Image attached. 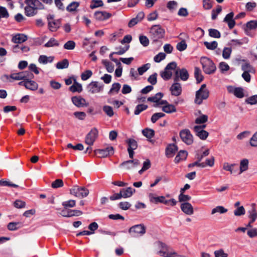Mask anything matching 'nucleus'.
Instances as JSON below:
<instances>
[{"label": "nucleus", "mask_w": 257, "mask_h": 257, "mask_svg": "<svg viewBox=\"0 0 257 257\" xmlns=\"http://www.w3.org/2000/svg\"><path fill=\"white\" fill-rule=\"evenodd\" d=\"M89 190L83 187L74 186L70 189V194L77 198H83L89 194Z\"/></svg>", "instance_id": "obj_5"}, {"label": "nucleus", "mask_w": 257, "mask_h": 257, "mask_svg": "<svg viewBox=\"0 0 257 257\" xmlns=\"http://www.w3.org/2000/svg\"><path fill=\"white\" fill-rule=\"evenodd\" d=\"M194 76L197 83H200L203 79V77L201 74V70L198 67H195Z\"/></svg>", "instance_id": "obj_33"}, {"label": "nucleus", "mask_w": 257, "mask_h": 257, "mask_svg": "<svg viewBox=\"0 0 257 257\" xmlns=\"http://www.w3.org/2000/svg\"><path fill=\"white\" fill-rule=\"evenodd\" d=\"M159 104L165 105L162 110L166 113H171L176 111L175 106L169 104L166 100H161Z\"/></svg>", "instance_id": "obj_19"}, {"label": "nucleus", "mask_w": 257, "mask_h": 257, "mask_svg": "<svg viewBox=\"0 0 257 257\" xmlns=\"http://www.w3.org/2000/svg\"><path fill=\"white\" fill-rule=\"evenodd\" d=\"M126 143L128 145L127 149L136 150L138 147L137 142L134 139H130L126 141Z\"/></svg>", "instance_id": "obj_50"}, {"label": "nucleus", "mask_w": 257, "mask_h": 257, "mask_svg": "<svg viewBox=\"0 0 257 257\" xmlns=\"http://www.w3.org/2000/svg\"><path fill=\"white\" fill-rule=\"evenodd\" d=\"M194 130L196 136L202 140H206L208 136V133L203 130V127L201 126H195Z\"/></svg>", "instance_id": "obj_17"}, {"label": "nucleus", "mask_w": 257, "mask_h": 257, "mask_svg": "<svg viewBox=\"0 0 257 257\" xmlns=\"http://www.w3.org/2000/svg\"><path fill=\"white\" fill-rule=\"evenodd\" d=\"M69 66V62L67 59H64L58 62L56 64V68L58 69L67 68Z\"/></svg>", "instance_id": "obj_41"}, {"label": "nucleus", "mask_w": 257, "mask_h": 257, "mask_svg": "<svg viewBox=\"0 0 257 257\" xmlns=\"http://www.w3.org/2000/svg\"><path fill=\"white\" fill-rule=\"evenodd\" d=\"M180 137L183 142L187 145L193 143V136L189 130H184L180 132Z\"/></svg>", "instance_id": "obj_11"}, {"label": "nucleus", "mask_w": 257, "mask_h": 257, "mask_svg": "<svg viewBox=\"0 0 257 257\" xmlns=\"http://www.w3.org/2000/svg\"><path fill=\"white\" fill-rule=\"evenodd\" d=\"M121 191H122L123 198H125L132 196L133 193L135 192V189L131 187H128L125 189H122Z\"/></svg>", "instance_id": "obj_34"}, {"label": "nucleus", "mask_w": 257, "mask_h": 257, "mask_svg": "<svg viewBox=\"0 0 257 257\" xmlns=\"http://www.w3.org/2000/svg\"><path fill=\"white\" fill-rule=\"evenodd\" d=\"M73 104L78 107L87 106L88 103L86 100L80 96H75L71 98Z\"/></svg>", "instance_id": "obj_15"}, {"label": "nucleus", "mask_w": 257, "mask_h": 257, "mask_svg": "<svg viewBox=\"0 0 257 257\" xmlns=\"http://www.w3.org/2000/svg\"><path fill=\"white\" fill-rule=\"evenodd\" d=\"M227 211V209L222 206H218L212 209L211 214H214L216 213H220L221 214L225 213Z\"/></svg>", "instance_id": "obj_43"}, {"label": "nucleus", "mask_w": 257, "mask_h": 257, "mask_svg": "<svg viewBox=\"0 0 257 257\" xmlns=\"http://www.w3.org/2000/svg\"><path fill=\"white\" fill-rule=\"evenodd\" d=\"M79 6V3L73 2L70 3L67 7L66 9L68 12H72L76 10Z\"/></svg>", "instance_id": "obj_45"}, {"label": "nucleus", "mask_w": 257, "mask_h": 257, "mask_svg": "<svg viewBox=\"0 0 257 257\" xmlns=\"http://www.w3.org/2000/svg\"><path fill=\"white\" fill-rule=\"evenodd\" d=\"M209 154V150L206 149L201 153H197L195 155L196 159L199 161H201L204 157L207 156Z\"/></svg>", "instance_id": "obj_47"}, {"label": "nucleus", "mask_w": 257, "mask_h": 257, "mask_svg": "<svg viewBox=\"0 0 257 257\" xmlns=\"http://www.w3.org/2000/svg\"><path fill=\"white\" fill-rule=\"evenodd\" d=\"M128 232L132 236L142 235L145 233L146 228L143 224H138L131 227Z\"/></svg>", "instance_id": "obj_9"}, {"label": "nucleus", "mask_w": 257, "mask_h": 257, "mask_svg": "<svg viewBox=\"0 0 257 257\" xmlns=\"http://www.w3.org/2000/svg\"><path fill=\"white\" fill-rule=\"evenodd\" d=\"M59 45L58 42L54 38H51L49 41L46 43L44 46L46 47H52L58 46Z\"/></svg>", "instance_id": "obj_56"}, {"label": "nucleus", "mask_w": 257, "mask_h": 257, "mask_svg": "<svg viewBox=\"0 0 257 257\" xmlns=\"http://www.w3.org/2000/svg\"><path fill=\"white\" fill-rule=\"evenodd\" d=\"M150 33L154 41L162 38L165 34V30L160 25H154L150 30Z\"/></svg>", "instance_id": "obj_6"}, {"label": "nucleus", "mask_w": 257, "mask_h": 257, "mask_svg": "<svg viewBox=\"0 0 257 257\" xmlns=\"http://www.w3.org/2000/svg\"><path fill=\"white\" fill-rule=\"evenodd\" d=\"M241 69L243 72L254 73L255 72L254 69L247 63L243 64L241 66Z\"/></svg>", "instance_id": "obj_49"}, {"label": "nucleus", "mask_w": 257, "mask_h": 257, "mask_svg": "<svg viewBox=\"0 0 257 257\" xmlns=\"http://www.w3.org/2000/svg\"><path fill=\"white\" fill-rule=\"evenodd\" d=\"M177 150V147L175 144L169 145L166 149L165 154L168 158L173 157Z\"/></svg>", "instance_id": "obj_24"}, {"label": "nucleus", "mask_w": 257, "mask_h": 257, "mask_svg": "<svg viewBox=\"0 0 257 257\" xmlns=\"http://www.w3.org/2000/svg\"><path fill=\"white\" fill-rule=\"evenodd\" d=\"M151 166V163L150 160L146 159L143 164V167L142 169L139 171V173L140 174H142L144 172L146 171L148 169H149Z\"/></svg>", "instance_id": "obj_40"}, {"label": "nucleus", "mask_w": 257, "mask_h": 257, "mask_svg": "<svg viewBox=\"0 0 257 257\" xmlns=\"http://www.w3.org/2000/svg\"><path fill=\"white\" fill-rule=\"evenodd\" d=\"M111 16V14L105 11H97L95 12L94 17L97 21H104Z\"/></svg>", "instance_id": "obj_18"}, {"label": "nucleus", "mask_w": 257, "mask_h": 257, "mask_svg": "<svg viewBox=\"0 0 257 257\" xmlns=\"http://www.w3.org/2000/svg\"><path fill=\"white\" fill-rule=\"evenodd\" d=\"M121 85L118 83H114L112 85L111 88L108 92V94L111 95L117 93L120 88Z\"/></svg>", "instance_id": "obj_38"}, {"label": "nucleus", "mask_w": 257, "mask_h": 257, "mask_svg": "<svg viewBox=\"0 0 257 257\" xmlns=\"http://www.w3.org/2000/svg\"><path fill=\"white\" fill-rule=\"evenodd\" d=\"M200 62L202 65L203 70L205 73L210 74L215 71L216 66L210 59L207 57H202Z\"/></svg>", "instance_id": "obj_3"}, {"label": "nucleus", "mask_w": 257, "mask_h": 257, "mask_svg": "<svg viewBox=\"0 0 257 257\" xmlns=\"http://www.w3.org/2000/svg\"><path fill=\"white\" fill-rule=\"evenodd\" d=\"M207 120L208 116L205 114H201L196 118L195 122L197 124H201L207 122Z\"/></svg>", "instance_id": "obj_53"}, {"label": "nucleus", "mask_w": 257, "mask_h": 257, "mask_svg": "<svg viewBox=\"0 0 257 257\" xmlns=\"http://www.w3.org/2000/svg\"><path fill=\"white\" fill-rule=\"evenodd\" d=\"M257 29V20H252L246 24L245 31L255 30Z\"/></svg>", "instance_id": "obj_37"}, {"label": "nucleus", "mask_w": 257, "mask_h": 257, "mask_svg": "<svg viewBox=\"0 0 257 257\" xmlns=\"http://www.w3.org/2000/svg\"><path fill=\"white\" fill-rule=\"evenodd\" d=\"M140 165V161L135 159L133 160L126 161L121 164V166L125 170H131L137 168Z\"/></svg>", "instance_id": "obj_13"}, {"label": "nucleus", "mask_w": 257, "mask_h": 257, "mask_svg": "<svg viewBox=\"0 0 257 257\" xmlns=\"http://www.w3.org/2000/svg\"><path fill=\"white\" fill-rule=\"evenodd\" d=\"M177 74V64L175 62L169 63L164 70L161 72V76L165 80L171 78L173 74Z\"/></svg>", "instance_id": "obj_2"}, {"label": "nucleus", "mask_w": 257, "mask_h": 257, "mask_svg": "<svg viewBox=\"0 0 257 257\" xmlns=\"http://www.w3.org/2000/svg\"><path fill=\"white\" fill-rule=\"evenodd\" d=\"M233 16L234 13L233 12H230L226 15L223 20V22L227 24L230 29H232L235 25V22L234 20L233 19Z\"/></svg>", "instance_id": "obj_20"}, {"label": "nucleus", "mask_w": 257, "mask_h": 257, "mask_svg": "<svg viewBox=\"0 0 257 257\" xmlns=\"http://www.w3.org/2000/svg\"><path fill=\"white\" fill-rule=\"evenodd\" d=\"M166 55L165 53L163 52H160L154 57V60L155 62L159 63L162 60H164L166 58Z\"/></svg>", "instance_id": "obj_62"}, {"label": "nucleus", "mask_w": 257, "mask_h": 257, "mask_svg": "<svg viewBox=\"0 0 257 257\" xmlns=\"http://www.w3.org/2000/svg\"><path fill=\"white\" fill-rule=\"evenodd\" d=\"M103 6V2L102 0H92L90 8L91 9H94Z\"/></svg>", "instance_id": "obj_39"}, {"label": "nucleus", "mask_w": 257, "mask_h": 257, "mask_svg": "<svg viewBox=\"0 0 257 257\" xmlns=\"http://www.w3.org/2000/svg\"><path fill=\"white\" fill-rule=\"evenodd\" d=\"M163 96V93L161 92L157 93L155 96L150 97L148 98V101L156 103L157 104L155 105V107L158 106L161 104H159L162 97Z\"/></svg>", "instance_id": "obj_27"}, {"label": "nucleus", "mask_w": 257, "mask_h": 257, "mask_svg": "<svg viewBox=\"0 0 257 257\" xmlns=\"http://www.w3.org/2000/svg\"><path fill=\"white\" fill-rule=\"evenodd\" d=\"M209 91L205 84H202L200 89L196 92L195 102L197 104L202 103L203 100L206 99L209 96Z\"/></svg>", "instance_id": "obj_4"}, {"label": "nucleus", "mask_w": 257, "mask_h": 257, "mask_svg": "<svg viewBox=\"0 0 257 257\" xmlns=\"http://www.w3.org/2000/svg\"><path fill=\"white\" fill-rule=\"evenodd\" d=\"M92 75V72L90 70H87L82 73L81 75V79L85 81L89 79Z\"/></svg>", "instance_id": "obj_60"}, {"label": "nucleus", "mask_w": 257, "mask_h": 257, "mask_svg": "<svg viewBox=\"0 0 257 257\" xmlns=\"http://www.w3.org/2000/svg\"><path fill=\"white\" fill-rule=\"evenodd\" d=\"M103 110L109 117H111L114 114V112L112 107L109 105H104L103 106Z\"/></svg>", "instance_id": "obj_51"}, {"label": "nucleus", "mask_w": 257, "mask_h": 257, "mask_svg": "<svg viewBox=\"0 0 257 257\" xmlns=\"http://www.w3.org/2000/svg\"><path fill=\"white\" fill-rule=\"evenodd\" d=\"M179 201L180 202H188L191 199V197L188 195H186L184 193H180L179 195Z\"/></svg>", "instance_id": "obj_42"}, {"label": "nucleus", "mask_w": 257, "mask_h": 257, "mask_svg": "<svg viewBox=\"0 0 257 257\" xmlns=\"http://www.w3.org/2000/svg\"><path fill=\"white\" fill-rule=\"evenodd\" d=\"M215 257H228V254L222 249L220 248L214 252Z\"/></svg>", "instance_id": "obj_52"}, {"label": "nucleus", "mask_w": 257, "mask_h": 257, "mask_svg": "<svg viewBox=\"0 0 257 257\" xmlns=\"http://www.w3.org/2000/svg\"><path fill=\"white\" fill-rule=\"evenodd\" d=\"M189 73L186 69H178V77L183 81H186L189 78Z\"/></svg>", "instance_id": "obj_32"}, {"label": "nucleus", "mask_w": 257, "mask_h": 257, "mask_svg": "<svg viewBox=\"0 0 257 257\" xmlns=\"http://www.w3.org/2000/svg\"><path fill=\"white\" fill-rule=\"evenodd\" d=\"M208 33L209 36L212 38H219L221 37L220 33L215 29H209Z\"/></svg>", "instance_id": "obj_44"}, {"label": "nucleus", "mask_w": 257, "mask_h": 257, "mask_svg": "<svg viewBox=\"0 0 257 257\" xmlns=\"http://www.w3.org/2000/svg\"><path fill=\"white\" fill-rule=\"evenodd\" d=\"M181 210L186 215H191L194 213L193 206L189 202H183L180 204Z\"/></svg>", "instance_id": "obj_16"}, {"label": "nucleus", "mask_w": 257, "mask_h": 257, "mask_svg": "<svg viewBox=\"0 0 257 257\" xmlns=\"http://www.w3.org/2000/svg\"><path fill=\"white\" fill-rule=\"evenodd\" d=\"M26 73H27V71H23L17 73H13L11 75L10 77L15 80H21L23 79L25 80L26 78H27Z\"/></svg>", "instance_id": "obj_26"}, {"label": "nucleus", "mask_w": 257, "mask_h": 257, "mask_svg": "<svg viewBox=\"0 0 257 257\" xmlns=\"http://www.w3.org/2000/svg\"><path fill=\"white\" fill-rule=\"evenodd\" d=\"M21 223L19 222H12L9 223L8 225V228L11 231L17 230L21 227Z\"/></svg>", "instance_id": "obj_36"}, {"label": "nucleus", "mask_w": 257, "mask_h": 257, "mask_svg": "<svg viewBox=\"0 0 257 257\" xmlns=\"http://www.w3.org/2000/svg\"><path fill=\"white\" fill-rule=\"evenodd\" d=\"M27 6L25 8V13L27 16L31 17L35 15L38 9L43 8L39 0H25Z\"/></svg>", "instance_id": "obj_1"}, {"label": "nucleus", "mask_w": 257, "mask_h": 257, "mask_svg": "<svg viewBox=\"0 0 257 257\" xmlns=\"http://www.w3.org/2000/svg\"><path fill=\"white\" fill-rule=\"evenodd\" d=\"M145 14L143 12H140L136 17L132 19L128 23V26L130 28L134 27L144 18Z\"/></svg>", "instance_id": "obj_23"}, {"label": "nucleus", "mask_w": 257, "mask_h": 257, "mask_svg": "<svg viewBox=\"0 0 257 257\" xmlns=\"http://www.w3.org/2000/svg\"><path fill=\"white\" fill-rule=\"evenodd\" d=\"M103 84L97 81H92L87 86L88 91L92 94H96L100 92L103 89Z\"/></svg>", "instance_id": "obj_8"}, {"label": "nucleus", "mask_w": 257, "mask_h": 257, "mask_svg": "<svg viewBox=\"0 0 257 257\" xmlns=\"http://www.w3.org/2000/svg\"><path fill=\"white\" fill-rule=\"evenodd\" d=\"M27 39V36L24 34H18L13 37L12 41L15 43H22L26 41Z\"/></svg>", "instance_id": "obj_29"}, {"label": "nucleus", "mask_w": 257, "mask_h": 257, "mask_svg": "<svg viewBox=\"0 0 257 257\" xmlns=\"http://www.w3.org/2000/svg\"><path fill=\"white\" fill-rule=\"evenodd\" d=\"M24 86L27 89L33 91L37 90L38 88V85L36 82L28 79L25 80Z\"/></svg>", "instance_id": "obj_25"}, {"label": "nucleus", "mask_w": 257, "mask_h": 257, "mask_svg": "<svg viewBox=\"0 0 257 257\" xmlns=\"http://www.w3.org/2000/svg\"><path fill=\"white\" fill-rule=\"evenodd\" d=\"M54 60V57L52 56H47L46 55H41L39 59L38 62L43 64H47L48 63H51Z\"/></svg>", "instance_id": "obj_31"}, {"label": "nucleus", "mask_w": 257, "mask_h": 257, "mask_svg": "<svg viewBox=\"0 0 257 257\" xmlns=\"http://www.w3.org/2000/svg\"><path fill=\"white\" fill-rule=\"evenodd\" d=\"M76 201L74 200H69L64 201L62 203V205L64 208H72L75 206Z\"/></svg>", "instance_id": "obj_54"}, {"label": "nucleus", "mask_w": 257, "mask_h": 257, "mask_svg": "<svg viewBox=\"0 0 257 257\" xmlns=\"http://www.w3.org/2000/svg\"><path fill=\"white\" fill-rule=\"evenodd\" d=\"M176 7L177 2L175 1H170L167 4V8L171 12L174 11Z\"/></svg>", "instance_id": "obj_59"}, {"label": "nucleus", "mask_w": 257, "mask_h": 257, "mask_svg": "<svg viewBox=\"0 0 257 257\" xmlns=\"http://www.w3.org/2000/svg\"><path fill=\"white\" fill-rule=\"evenodd\" d=\"M0 185L2 186H9L14 188L18 187V185L17 184H14L11 181H5L3 180H0Z\"/></svg>", "instance_id": "obj_61"}, {"label": "nucleus", "mask_w": 257, "mask_h": 257, "mask_svg": "<svg viewBox=\"0 0 257 257\" xmlns=\"http://www.w3.org/2000/svg\"><path fill=\"white\" fill-rule=\"evenodd\" d=\"M249 144L251 147H257V131L252 135L250 139Z\"/></svg>", "instance_id": "obj_63"}, {"label": "nucleus", "mask_w": 257, "mask_h": 257, "mask_svg": "<svg viewBox=\"0 0 257 257\" xmlns=\"http://www.w3.org/2000/svg\"><path fill=\"white\" fill-rule=\"evenodd\" d=\"M102 63L104 65L107 71L108 72L110 73V72H113V71L114 70V66L111 63L108 62V61H107L106 60H103L102 61Z\"/></svg>", "instance_id": "obj_46"}, {"label": "nucleus", "mask_w": 257, "mask_h": 257, "mask_svg": "<svg viewBox=\"0 0 257 257\" xmlns=\"http://www.w3.org/2000/svg\"><path fill=\"white\" fill-rule=\"evenodd\" d=\"M186 39H188V37L186 34H180L179 36H178V51L181 52L187 49Z\"/></svg>", "instance_id": "obj_10"}, {"label": "nucleus", "mask_w": 257, "mask_h": 257, "mask_svg": "<svg viewBox=\"0 0 257 257\" xmlns=\"http://www.w3.org/2000/svg\"><path fill=\"white\" fill-rule=\"evenodd\" d=\"M149 198L151 202L155 203L158 202L164 203L165 201L164 196H156L154 194H149Z\"/></svg>", "instance_id": "obj_30"}, {"label": "nucleus", "mask_w": 257, "mask_h": 257, "mask_svg": "<svg viewBox=\"0 0 257 257\" xmlns=\"http://www.w3.org/2000/svg\"><path fill=\"white\" fill-rule=\"evenodd\" d=\"M75 43L73 41H68L64 45V48L66 50H72L75 47Z\"/></svg>", "instance_id": "obj_58"}, {"label": "nucleus", "mask_w": 257, "mask_h": 257, "mask_svg": "<svg viewBox=\"0 0 257 257\" xmlns=\"http://www.w3.org/2000/svg\"><path fill=\"white\" fill-rule=\"evenodd\" d=\"M245 213V210L243 206L237 207L234 211V214L236 216L243 215Z\"/></svg>", "instance_id": "obj_48"}, {"label": "nucleus", "mask_w": 257, "mask_h": 257, "mask_svg": "<svg viewBox=\"0 0 257 257\" xmlns=\"http://www.w3.org/2000/svg\"><path fill=\"white\" fill-rule=\"evenodd\" d=\"M164 116L165 114L162 112L155 113L152 116L151 121L153 123H155L160 118L163 117Z\"/></svg>", "instance_id": "obj_64"}, {"label": "nucleus", "mask_w": 257, "mask_h": 257, "mask_svg": "<svg viewBox=\"0 0 257 257\" xmlns=\"http://www.w3.org/2000/svg\"><path fill=\"white\" fill-rule=\"evenodd\" d=\"M142 133L148 138H152L154 136V131L150 128H146L143 130Z\"/></svg>", "instance_id": "obj_57"}, {"label": "nucleus", "mask_w": 257, "mask_h": 257, "mask_svg": "<svg viewBox=\"0 0 257 257\" xmlns=\"http://www.w3.org/2000/svg\"><path fill=\"white\" fill-rule=\"evenodd\" d=\"M204 44L206 47L209 50H214L218 45L217 42L215 41L211 42H204Z\"/></svg>", "instance_id": "obj_55"}, {"label": "nucleus", "mask_w": 257, "mask_h": 257, "mask_svg": "<svg viewBox=\"0 0 257 257\" xmlns=\"http://www.w3.org/2000/svg\"><path fill=\"white\" fill-rule=\"evenodd\" d=\"M250 207V209L247 211L248 217L250 220H251V222H254L257 219V210L255 208V204L252 203Z\"/></svg>", "instance_id": "obj_22"}, {"label": "nucleus", "mask_w": 257, "mask_h": 257, "mask_svg": "<svg viewBox=\"0 0 257 257\" xmlns=\"http://www.w3.org/2000/svg\"><path fill=\"white\" fill-rule=\"evenodd\" d=\"M98 136V131L95 127L92 128L87 134L85 138V143L87 145L91 146L97 139Z\"/></svg>", "instance_id": "obj_7"}, {"label": "nucleus", "mask_w": 257, "mask_h": 257, "mask_svg": "<svg viewBox=\"0 0 257 257\" xmlns=\"http://www.w3.org/2000/svg\"><path fill=\"white\" fill-rule=\"evenodd\" d=\"M248 164L249 161L247 159H243L240 161L239 164V174H241L248 170Z\"/></svg>", "instance_id": "obj_28"}, {"label": "nucleus", "mask_w": 257, "mask_h": 257, "mask_svg": "<svg viewBox=\"0 0 257 257\" xmlns=\"http://www.w3.org/2000/svg\"><path fill=\"white\" fill-rule=\"evenodd\" d=\"M95 153L99 158L107 157L109 155H112L114 153L113 148L108 147L103 149H98L95 151Z\"/></svg>", "instance_id": "obj_12"}, {"label": "nucleus", "mask_w": 257, "mask_h": 257, "mask_svg": "<svg viewBox=\"0 0 257 257\" xmlns=\"http://www.w3.org/2000/svg\"><path fill=\"white\" fill-rule=\"evenodd\" d=\"M70 90L73 92H80L82 90V85L76 81H75L74 84L70 87Z\"/></svg>", "instance_id": "obj_35"}, {"label": "nucleus", "mask_w": 257, "mask_h": 257, "mask_svg": "<svg viewBox=\"0 0 257 257\" xmlns=\"http://www.w3.org/2000/svg\"><path fill=\"white\" fill-rule=\"evenodd\" d=\"M159 253L162 257H177L176 251L170 248L161 250Z\"/></svg>", "instance_id": "obj_21"}, {"label": "nucleus", "mask_w": 257, "mask_h": 257, "mask_svg": "<svg viewBox=\"0 0 257 257\" xmlns=\"http://www.w3.org/2000/svg\"><path fill=\"white\" fill-rule=\"evenodd\" d=\"M47 19L50 30L52 32L57 31L60 25L59 21L54 20V16L52 15H49L47 17Z\"/></svg>", "instance_id": "obj_14"}]
</instances>
